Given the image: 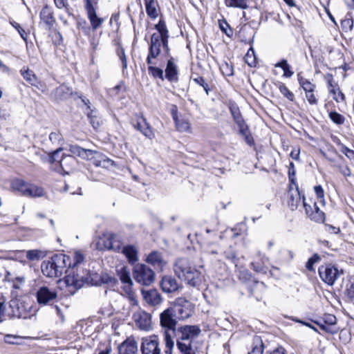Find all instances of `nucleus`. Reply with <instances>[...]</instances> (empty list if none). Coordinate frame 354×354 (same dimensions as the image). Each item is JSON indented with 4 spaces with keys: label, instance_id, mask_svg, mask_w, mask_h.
Returning <instances> with one entry per match:
<instances>
[{
    "label": "nucleus",
    "instance_id": "obj_64",
    "mask_svg": "<svg viewBox=\"0 0 354 354\" xmlns=\"http://www.w3.org/2000/svg\"><path fill=\"white\" fill-rule=\"evenodd\" d=\"M82 149V147H81L78 145H69L68 150L73 155L79 156Z\"/></svg>",
    "mask_w": 354,
    "mask_h": 354
},
{
    "label": "nucleus",
    "instance_id": "obj_45",
    "mask_svg": "<svg viewBox=\"0 0 354 354\" xmlns=\"http://www.w3.org/2000/svg\"><path fill=\"white\" fill-rule=\"evenodd\" d=\"M321 257L315 253L310 258L308 259L306 263V268L310 272H313L315 270L314 269V265L316 263H318L321 261Z\"/></svg>",
    "mask_w": 354,
    "mask_h": 354
},
{
    "label": "nucleus",
    "instance_id": "obj_46",
    "mask_svg": "<svg viewBox=\"0 0 354 354\" xmlns=\"http://www.w3.org/2000/svg\"><path fill=\"white\" fill-rule=\"evenodd\" d=\"M328 115L329 118L336 124L341 125L345 122V117L337 111H330Z\"/></svg>",
    "mask_w": 354,
    "mask_h": 354
},
{
    "label": "nucleus",
    "instance_id": "obj_42",
    "mask_svg": "<svg viewBox=\"0 0 354 354\" xmlns=\"http://www.w3.org/2000/svg\"><path fill=\"white\" fill-rule=\"evenodd\" d=\"M165 350L164 354H172V350L174 346V342L172 339L171 335L167 332H165Z\"/></svg>",
    "mask_w": 354,
    "mask_h": 354
},
{
    "label": "nucleus",
    "instance_id": "obj_62",
    "mask_svg": "<svg viewBox=\"0 0 354 354\" xmlns=\"http://www.w3.org/2000/svg\"><path fill=\"white\" fill-rule=\"evenodd\" d=\"M341 152L343 153L350 160H354V151L348 149L345 145H342Z\"/></svg>",
    "mask_w": 354,
    "mask_h": 354
},
{
    "label": "nucleus",
    "instance_id": "obj_44",
    "mask_svg": "<svg viewBox=\"0 0 354 354\" xmlns=\"http://www.w3.org/2000/svg\"><path fill=\"white\" fill-rule=\"evenodd\" d=\"M97 112L95 110H91V111L86 112L89 122L94 129H97L100 127V120L97 116Z\"/></svg>",
    "mask_w": 354,
    "mask_h": 354
},
{
    "label": "nucleus",
    "instance_id": "obj_57",
    "mask_svg": "<svg viewBox=\"0 0 354 354\" xmlns=\"http://www.w3.org/2000/svg\"><path fill=\"white\" fill-rule=\"evenodd\" d=\"M10 24L18 31L21 37L26 42L27 41V33L21 27L19 24L17 23L16 21H11Z\"/></svg>",
    "mask_w": 354,
    "mask_h": 354
},
{
    "label": "nucleus",
    "instance_id": "obj_37",
    "mask_svg": "<svg viewBox=\"0 0 354 354\" xmlns=\"http://www.w3.org/2000/svg\"><path fill=\"white\" fill-rule=\"evenodd\" d=\"M327 160L333 162L334 163V167H337L339 172L344 176L345 177H348L351 176V169L348 167L347 165H342L338 161L333 160V158L326 157Z\"/></svg>",
    "mask_w": 354,
    "mask_h": 354
},
{
    "label": "nucleus",
    "instance_id": "obj_26",
    "mask_svg": "<svg viewBox=\"0 0 354 354\" xmlns=\"http://www.w3.org/2000/svg\"><path fill=\"white\" fill-rule=\"evenodd\" d=\"M86 10L93 29L96 30L101 26L103 19L97 16L94 6H91L89 4L88 8H86Z\"/></svg>",
    "mask_w": 354,
    "mask_h": 354
},
{
    "label": "nucleus",
    "instance_id": "obj_56",
    "mask_svg": "<svg viewBox=\"0 0 354 354\" xmlns=\"http://www.w3.org/2000/svg\"><path fill=\"white\" fill-rule=\"evenodd\" d=\"M95 153H96L95 151L82 148L80 151L79 157L82 158V159L88 160L93 158Z\"/></svg>",
    "mask_w": 354,
    "mask_h": 354
},
{
    "label": "nucleus",
    "instance_id": "obj_52",
    "mask_svg": "<svg viewBox=\"0 0 354 354\" xmlns=\"http://www.w3.org/2000/svg\"><path fill=\"white\" fill-rule=\"evenodd\" d=\"M219 27L221 30L229 37H231L233 35V30L230 28L228 23L225 20H220Z\"/></svg>",
    "mask_w": 354,
    "mask_h": 354
},
{
    "label": "nucleus",
    "instance_id": "obj_6",
    "mask_svg": "<svg viewBox=\"0 0 354 354\" xmlns=\"http://www.w3.org/2000/svg\"><path fill=\"white\" fill-rule=\"evenodd\" d=\"M133 277L136 283L149 286L155 281V272L144 263H137L133 268Z\"/></svg>",
    "mask_w": 354,
    "mask_h": 354
},
{
    "label": "nucleus",
    "instance_id": "obj_20",
    "mask_svg": "<svg viewBox=\"0 0 354 354\" xmlns=\"http://www.w3.org/2000/svg\"><path fill=\"white\" fill-rule=\"evenodd\" d=\"M133 127L147 138L151 139L154 137L152 129L143 116L137 120L136 122L133 124Z\"/></svg>",
    "mask_w": 354,
    "mask_h": 354
},
{
    "label": "nucleus",
    "instance_id": "obj_61",
    "mask_svg": "<svg viewBox=\"0 0 354 354\" xmlns=\"http://www.w3.org/2000/svg\"><path fill=\"white\" fill-rule=\"evenodd\" d=\"M221 71L222 73L225 75L230 76L233 75L234 70L232 66L226 62L222 65Z\"/></svg>",
    "mask_w": 354,
    "mask_h": 354
},
{
    "label": "nucleus",
    "instance_id": "obj_32",
    "mask_svg": "<svg viewBox=\"0 0 354 354\" xmlns=\"http://www.w3.org/2000/svg\"><path fill=\"white\" fill-rule=\"evenodd\" d=\"M59 162L62 169L68 173L66 170L71 169L75 165L76 160L73 156L64 154Z\"/></svg>",
    "mask_w": 354,
    "mask_h": 354
},
{
    "label": "nucleus",
    "instance_id": "obj_58",
    "mask_svg": "<svg viewBox=\"0 0 354 354\" xmlns=\"http://www.w3.org/2000/svg\"><path fill=\"white\" fill-rule=\"evenodd\" d=\"M124 89V85L122 82H121L119 84L116 85L112 88L109 90V93L111 96H116L118 95L119 92L122 90Z\"/></svg>",
    "mask_w": 354,
    "mask_h": 354
},
{
    "label": "nucleus",
    "instance_id": "obj_17",
    "mask_svg": "<svg viewBox=\"0 0 354 354\" xmlns=\"http://www.w3.org/2000/svg\"><path fill=\"white\" fill-rule=\"evenodd\" d=\"M169 59L167 62V66L165 68L166 78L170 82H178V66L174 62V59L171 55L167 57Z\"/></svg>",
    "mask_w": 354,
    "mask_h": 354
},
{
    "label": "nucleus",
    "instance_id": "obj_25",
    "mask_svg": "<svg viewBox=\"0 0 354 354\" xmlns=\"http://www.w3.org/2000/svg\"><path fill=\"white\" fill-rule=\"evenodd\" d=\"M41 20L50 28L55 22L53 12L48 6H45L40 12Z\"/></svg>",
    "mask_w": 354,
    "mask_h": 354
},
{
    "label": "nucleus",
    "instance_id": "obj_30",
    "mask_svg": "<svg viewBox=\"0 0 354 354\" xmlns=\"http://www.w3.org/2000/svg\"><path fill=\"white\" fill-rule=\"evenodd\" d=\"M336 317L331 314H326L324 317L319 322H317L316 323L319 326V327L324 330H328V326L334 325L336 324Z\"/></svg>",
    "mask_w": 354,
    "mask_h": 354
},
{
    "label": "nucleus",
    "instance_id": "obj_63",
    "mask_svg": "<svg viewBox=\"0 0 354 354\" xmlns=\"http://www.w3.org/2000/svg\"><path fill=\"white\" fill-rule=\"evenodd\" d=\"M353 20L350 19H346L344 20H342L341 22V25L343 30H351L353 28Z\"/></svg>",
    "mask_w": 354,
    "mask_h": 354
},
{
    "label": "nucleus",
    "instance_id": "obj_55",
    "mask_svg": "<svg viewBox=\"0 0 354 354\" xmlns=\"http://www.w3.org/2000/svg\"><path fill=\"white\" fill-rule=\"evenodd\" d=\"M346 295L350 301H354V281L346 284Z\"/></svg>",
    "mask_w": 354,
    "mask_h": 354
},
{
    "label": "nucleus",
    "instance_id": "obj_27",
    "mask_svg": "<svg viewBox=\"0 0 354 354\" xmlns=\"http://www.w3.org/2000/svg\"><path fill=\"white\" fill-rule=\"evenodd\" d=\"M155 28L158 32L156 33V35L158 36L159 39H164V43L165 46H167V41H169V35L165 21L160 19L158 23L155 26Z\"/></svg>",
    "mask_w": 354,
    "mask_h": 354
},
{
    "label": "nucleus",
    "instance_id": "obj_23",
    "mask_svg": "<svg viewBox=\"0 0 354 354\" xmlns=\"http://www.w3.org/2000/svg\"><path fill=\"white\" fill-rule=\"evenodd\" d=\"M146 262L151 264L154 268L162 270L166 263L163 260L160 252L153 251L148 254L145 259Z\"/></svg>",
    "mask_w": 354,
    "mask_h": 354
},
{
    "label": "nucleus",
    "instance_id": "obj_9",
    "mask_svg": "<svg viewBox=\"0 0 354 354\" xmlns=\"http://www.w3.org/2000/svg\"><path fill=\"white\" fill-rule=\"evenodd\" d=\"M201 330L196 325H185L176 330L177 342H196L194 340L201 333Z\"/></svg>",
    "mask_w": 354,
    "mask_h": 354
},
{
    "label": "nucleus",
    "instance_id": "obj_33",
    "mask_svg": "<svg viewBox=\"0 0 354 354\" xmlns=\"http://www.w3.org/2000/svg\"><path fill=\"white\" fill-rule=\"evenodd\" d=\"M145 3L147 15L152 19L156 18L158 17L157 2L154 0H145Z\"/></svg>",
    "mask_w": 354,
    "mask_h": 354
},
{
    "label": "nucleus",
    "instance_id": "obj_29",
    "mask_svg": "<svg viewBox=\"0 0 354 354\" xmlns=\"http://www.w3.org/2000/svg\"><path fill=\"white\" fill-rule=\"evenodd\" d=\"M44 189L42 187L28 184L27 188L24 190V196L30 197H41L44 195Z\"/></svg>",
    "mask_w": 354,
    "mask_h": 354
},
{
    "label": "nucleus",
    "instance_id": "obj_1",
    "mask_svg": "<svg viewBox=\"0 0 354 354\" xmlns=\"http://www.w3.org/2000/svg\"><path fill=\"white\" fill-rule=\"evenodd\" d=\"M71 266L70 257L64 254H55L48 261L41 263L43 274L50 278L61 277L63 273L71 274L70 267Z\"/></svg>",
    "mask_w": 354,
    "mask_h": 354
},
{
    "label": "nucleus",
    "instance_id": "obj_21",
    "mask_svg": "<svg viewBox=\"0 0 354 354\" xmlns=\"http://www.w3.org/2000/svg\"><path fill=\"white\" fill-rule=\"evenodd\" d=\"M325 80L327 82L328 88L329 90V93L333 95V99L337 102H342L345 100V95L342 92V91L339 89V88H337L338 91V96H335L336 94V86L333 84L334 80L333 76L330 73H328L325 76Z\"/></svg>",
    "mask_w": 354,
    "mask_h": 354
},
{
    "label": "nucleus",
    "instance_id": "obj_54",
    "mask_svg": "<svg viewBox=\"0 0 354 354\" xmlns=\"http://www.w3.org/2000/svg\"><path fill=\"white\" fill-rule=\"evenodd\" d=\"M73 259L74 263L73 267L71 268V269H70V271H71V274H75L74 269L79 263H82L84 261V256L81 252H75L73 255Z\"/></svg>",
    "mask_w": 354,
    "mask_h": 354
},
{
    "label": "nucleus",
    "instance_id": "obj_31",
    "mask_svg": "<svg viewBox=\"0 0 354 354\" xmlns=\"http://www.w3.org/2000/svg\"><path fill=\"white\" fill-rule=\"evenodd\" d=\"M251 348L248 354H263L264 346L261 337L256 335L253 337Z\"/></svg>",
    "mask_w": 354,
    "mask_h": 354
},
{
    "label": "nucleus",
    "instance_id": "obj_35",
    "mask_svg": "<svg viewBox=\"0 0 354 354\" xmlns=\"http://www.w3.org/2000/svg\"><path fill=\"white\" fill-rule=\"evenodd\" d=\"M148 64V72L150 75L154 78H159L161 80H164V72L163 70L159 67L155 66V64Z\"/></svg>",
    "mask_w": 354,
    "mask_h": 354
},
{
    "label": "nucleus",
    "instance_id": "obj_15",
    "mask_svg": "<svg viewBox=\"0 0 354 354\" xmlns=\"http://www.w3.org/2000/svg\"><path fill=\"white\" fill-rule=\"evenodd\" d=\"M160 287L165 293H174L183 286L171 276H164L160 281Z\"/></svg>",
    "mask_w": 354,
    "mask_h": 354
},
{
    "label": "nucleus",
    "instance_id": "obj_22",
    "mask_svg": "<svg viewBox=\"0 0 354 354\" xmlns=\"http://www.w3.org/2000/svg\"><path fill=\"white\" fill-rule=\"evenodd\" d=\"M122 253L127 258L128 263L131 265L137 264L138 261V250L135 245H127L122 248Z\"/></svg>",
    "mask_w": 354,
    "mask_h": 354
},
{
    "label": "nucleus",
    "instance_id": "obj_47",
    "mask_svg": "<svg viewBox=\"0 0 354 354\" xmlns=\"http://www.w3.org/2000/svg\"><path fill=\"white\" fill-rule=\"evenodd\" d=\"M116 53L122 62V71L124 72L127 68V60L124 49L122 46H119L116 50Z\"/></svg>",
    "mask_w": 354,
    "mask_h": 354
},
{
    "label": "nucleus",
    "instance_id": "obj_2",
    "mask_svg": "<svg viewBox=\"0 0 354 354\" xmlns=\"http://www.w3.org/2000/svg\"><path fill=\"white\" fill-rule=\"evenodd\" d=\"M175 274L192 287L198 286L202 281L201 273L187 258L178 259L174 265Z\"/></svg>",
    "mask_w": 354,
    "mask_h": 354
},
{
    "label": "nucleus",
    "instance_id": "obj_8",
    "mask_svg": "<svg viewBox=\"0 0 354 354\" xmlns=\"http://www.w3.org/2000/svg\"><path fill=\"white\" fill-rule=\"evenodd\" d=\"M178 319L175 310L171 307L165 309L160 314V326L165 329V333L167 332L169 334H170L169 331L175 333Z\"/></svg>",
    "mask_w": 354,
    "mask_h": 354
},
{
    "label": "nucleus",
    "instance_id": "obj_12",
    "mask_svg": "<svg viewBox=\"0 0 354 354\" xmlns=\"http://www.w3.org/2000/svg\"><path fill=\"white\" fill-rule=\"evenodd\" d=\"M303 206L307 216L311 221L318 223H323L324 222L326 219L325 214L320 210L316 203H314L313 207H311V205L306 202L305 197L303 196Z\"/></svg>",
    "mask_w": 354,
    "mask_h": 354
},
{
    "label": "nucleus",
    "instance_id": "obj_53",
    "mask_svg": "<svg viewBox=\"0 0 354 354\" xmlns=\"http://www.w3.org/2000/svg\"><path fill=\"white\" fill-rule=\"evenodd\" d=\"M193 81L198 85L202 86L205 91L206 94L208 95L211 89L208 85V84L205 82L204 78L201 76H197L196 77H193Z\"/></svg>",
    "mask_w": 354,
    "mask_h": 354
},
{
    "label": "nucleus",
    "instance_id": "obj_43",
    "mask_svg": "<svg viewBox=\"0 0 354 354\" xmlns=\"http://www.w3.org/2000/svg\"><path fill=\"white\" fill-rule=\"evenodd\" d=\"M174 122L177 130L180 132H187L190 129V124L187 120L178 118Z\"/></svg>",
    "mask_w": 354,
    "mask_h": 354
},
{
    "label": "nucleus",
    "instance_id": "obj_19",
    "mask_svg": "<svg viewBox=\"0 0 354 354\" xmlns=\"http://www.w3.org/2000/svg\"><path fill=\"white\" fill-rule=\"evenodd\" d=\"M288 194V205L291 210H295L297 209L298 205L301 203V198L303 199V196H301L297 184H296V185L292 186L291 190L289 189Z\"/></svg>",
    "mask_w": 354,
    "mask_h": 354
},
{
    "label": "nucleus",
    "instance_id": "obj_59",
    "mask_svg": "<svg viewBox=\"0 0 354 354\" xmlns=\"http://www.w3.org/2000/svg\"><path fill=\"white\" fill-rule=\"evenodd\" d=\"M254 50L252 48H250L246 55H245V62L248 64L250 66H252V64L254 63Z\"/></svg>",
    "mask_w": 354,
    "mask_h": 354
},
{
    "label": "nucleus",
    "instance_id": "obj_48",
    "mask_svg": "<svg viewBox=\"0 0 354 354\" xmlns=\"http://www.w3.org/2000/svg\"><path fill=\"white\" fill-rule=\"evenodd\" d=\"M21 75L31 85H35L37 78L35 74H33L32 71L28 69L25 71H21Z\"/></svg>",
    "mask_w": 354,
    "mask_h": 354
},
{
    "label": "nucleus",
    "instance_id": "obj_7",
    "mask_svg": "<svg viewBox=\"0 0 354 354\" xmlns=\"http://www.w3.org/2000/svg\"><path fill=\"white\" fill-rule=\"evenodd\" d=\"M178 319H186L190 317L194 311V305L184 297H178L172 307Z\"/></svg>",
    "mask_w": 354,
    "mask_h": 354
},
{
    "label": "nucleus",
    "instance_id": "obj_5",
    "mask_svg": "<svg viewBox=\"0 0 354 354\" xmlns=\"http://www.w3.org/2000/svg\"><path fill=\"white\" fill-rule=\"evenodd\" d=\"M318 274L324 283L333 286L344 274V270L333 263H324L319 267Z\"/></svg>",
    "mask_w": 354,
    "mask_h": 354
},
{
    "label": "nucleus",
    "instance_id": "obj_34",
    "mask_svg": "<svg viewBox=\"0 0 354 354\" xmlns=\"http://www.w3.org/2000/svg\"><path fill=\"white\" fill-rule=\"evenodd\" d=\"M275 68H280L283 70V76L286 78L291 77L294 72L291 70L290 66L288 64V61L286 59H282L280 62L276 63L274 64Z\"/></svg>",
    "mask_w": 354,
    "mask_h": 354
},
{
    "label": "nucleus",
    "instance_id": "obj_16",
    "mask_svg": "<svg viewBox=\"0 0 354 354\" xmlns=\"http://www.w3.org/2000/svg\"><path fill=\"white\" fill-rule=\"evenodd\" d=\"M119 354H138V343L135 338L129 337L118 346Z\"/></svg>",
    "mask_w": 354,
    "mask_h": 354
},
{
    "label": "nucleus",
    "instance_id": "obj_38",
    "mask_svg": "<svg viewBox=\"0 0 354 354\" xmlns=\"http://www.w3.org/2000/svg\"><path fill=\"white\" fill-rule=\"evenodd\" d=\"M239 133L244 137L245 141L247 144L252 146L254 144L253 137L250 133L248 124L243 126V127L239 128Z\"/></svg>",
    "mask_w": 354,
    "mask_h": 354
},
{
    "label": "nucleus",
    "instance_id": "obj_14",
    "mask_svg": "<svg viewBox=\"0 0 354 354\" xmlns=\"http://www.w3.org/2000/svg\"><path fill=\"white\" fill-rule=\"evenodd\" d=\"M141 293L144 301L149 306L157 307L163 301L162 295L156 289L142 290Z\"/></svg>",
    "mask_w": 354,
    "mask_h": 354
},
{
    "label": "nucleus",
    "instance_id": "obj_4",
    "mask_svg": "<svg viewBox=\"0 0 354 354\" xmlns=\"http://www.w3.org/2000/svg\"><path fill=\"white\" fill-rule=\"evenodd\" d=\"M165 40L158 38L155 33L151 36L150 42L149 44V51L146 59L147 64H155V59L161 53V47L163 48L164 53L166 57H170V48L169 47V41H167V46L165 44Z\"/></svg>",
    "mask_w": 354,
    "mask_h": 354
},
{
    "label": "nucleus",
    "instance_id": "obj_11",
    "mask_svg": "<svg viewBox=\"0 0 354 354\" xmlns=\"http://www.w3.org/2000/svg\"><path fill=\"white\" fill-rule=\"evenodd\" d=\"M140 350L142 354H160L161 349L158 337L150 335L142 338Z\"/></svg>",
    "mask_w": 354,
    "mask_h": 354
},
{
    "label": "nucleus",
    "instance_id": "obj_10",
    "mask_svg": "<svg viewBox=\"0 0 354 354\" xmlns=\"http://www.w3.org/2000/svg\"><path fill=\"white\" fill-rule=\"evenodd\" d=\"M57 292L47 286L40 287L36 292L37 301L40 306L50 305L57 301Z\"/></svg>",
    "mask_w": 354,
    "mask_h": 354
},
{
    "label": "nucleus",
    "instance_id": "obj_49",
    "mask_svg": "<svg viewBox=\"0 0 354 354\" xmlns=\"http://www.w3.org/2000/svg\"><path fill=\"white\" fill-rule=\"evenodd\" d=\"M28 184L26 183L25 181L20 179H16L12 183L13 189L19 191L23 195L24 194V190L27 188Z\"/></svg>",
    "mask_w": 354,
    "mask_h": 354
},
{
    "label": "nucleus",
    "instance_id": "obj_3",
    "mask_svg": "<svg viewBox=\"0 0 354 354\" xmlns=\"http://www.w3.org/2000/svg\"><path fill=\"white\" fill-rule=\"evenodd\" d=\"M65 281L68 286H73L77 288L82 286V282L83 281L90 283L93 286H100L103 283H115V278L103 272L101 273L89 272L86 277L80 276L78 274L73 275L68 274L65 277Z\"/></svg>",
    "mask_w": 354,
    "mask_h": 354
},
{
    "label": "nucleus",
    "instance_id": "obj_36",
    "mask_svg": "<svg viewBox=\"0 0 354 354\" xmlns=\"http://www.w3.org/2000/svg\"><path fill=\"white\" fill-rule=\"evenodd\" d=\"M225 4L227 7L243 10L248 8V0H225Z\"/></svg>",
    "mask_w": 354,
    "mask_h": 354
},
{
    "label": "nucleus",
    "instance_id": "obj_28",
    "mask_svg": "<svg viewBox=\"0 0 354 354\" xmlns=\"http://www.w3.org/2000/svg\"><path fill=\"white\" fill-rule=\"evenodd\" d=\"M119 277L122 283L125 284L124 290L129 293L131 291V287L133 286V281L130 276V273L126 269L122 268L120 273Z\"/></svg>",
    "mask_w": 354,
    "mask_h": 354
},
{
    "label": "nucleus",
    "instance_id": "obj_40",
    "mask_svg": "<svg viewBox=\"0 0 354 354\" xmlns=\"http://www.w3.org/2000/svg\"><path fill=\"white\" fill-rule=\"evenodd\" d=\"M44 257V253L39 250H30L26 251V258L29 261H38Z\"/></svg>",
    "mask_w": 354,
    "mask_h": 354
},
{
    "label": "nucleus",
    "instance_id": "obj_60",
    "mask_svg": "<svg viewBox=\"0 0 354 354\" xmlns=\"http://www.w3.org/2000/svg\"><path fill=\"white\" fill-rule=\"evenodd\" d=\"M49 139L50 140L53 142H59L63 140L62 135L59 131L52 132L49 135Z\"/></svg>",
    "mask_w": 354,
    "mask_h": 354
},
{
    "label": "nucleus",
    "instance_id": "obj_41",
    "mask_svg": "<svg viewBox=\"0 0 354 354\" xmlns=\"http://www.w3.org/2000/svg\"><path fill=\"white\" fill-rule=\"evenodd\" d=\"M288 175V180L290 182V184H289L290 189L291 190L292 186L296 185V184H297L296 182V177H295L296 170H295V165L292 162H290L289 164Z\"/></svg>",
    "mask_w": 354,
    "mask_h": 354
},
{
    "label": "nucleus",
    "instance_id": "obj_18",
    "mask_svg": "<svg viewBox=\"0 0 354 354\" xmlns=\"http://www.w3.org/2000/svg\"><path fill=\"white\" fill-rule=\"evenodd\" d=\"M227 106L234 122L239 128L247 124L242 116L239 106L235 102L230 100L227 103Z\"/></svg>",
    "mask_w": 354,
    "mask_h": 354
},
{
    "label": "nucleus",
    "instance_id": "obj_13",
    "mask_svg": "<svg viewBox=\"0 0 354 354\" xmlns=\"http://www.w3.org/2000/svg\"><path fill=\"white\" fill-rule=\"evenodd\" d=\"M133 319L140 330L147 331L151 328V316L149 313L140 309L133 313Z\"/></svg>",
    "mask_w": 354,
    "mask_h": 354
},
{
    "label": "nucleus",
    "instance_id": "obj_51",
    "mask_svg": "<svg viewBox=\"0 0 354 354\" xmlns=\"http://www.w3.org/2000/svg\"><path fill=\"white\" fill-rule=\"evenodd\" d=\"M279 90L280 93L283 95L287 99L290 101H293L295 99V95L292 92H291L288 87L284 84L281 83L279 86Z\"/></svg>",
    "mask_w": 354,
    "mask_h": 354
},
{
    "label": "nucleus",
    "instance_id": "obj_24",
    "mask_svg": "<svg viewBox=\"0 0 354 354\" xmlns=\"http://www.w3.org/2000/svg\"><path fill=\"white\" fill-rule=\"evenodd\" d=\"M197 342H177L176 346L182 354H196L198 352Z\"/></svg>",
    "mask_w": 354,
    "mask_h": 354
},
{
    "label": "nucleus",
    "instance_id": "obj_50",
    "mask_svg": "<svg viewBox=\"0 0 354 354\" xmlns=\"http://www.w3.org/2000/svg\"><path fill=\"white\" fill-rule=\"evenodd\" d=\"M53 93L57 99H62L68 93V88L64 85H61L56 88Z\"/></svg>",
    "mask_w": 354,
    "mask_h": 354
},
{
    "label": "nucleus",
    "instance_id": "obj_39",
    "mask_svg": "<svg viewBox=\"0 0 354 354\" xmlns=\"http://www.w3.org/2000/svg\"><path fill=\"white\" fill-rule=\"evenodd\" d=\"M298 81L300 86L305 91L306 93L314 91L315 85L310 82L308 80L300 76L299 74H298Z\"/></svg>",
    "mask_w": 354,
    "mask_h": 354
}]
</instances>
